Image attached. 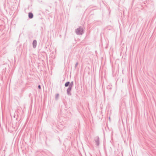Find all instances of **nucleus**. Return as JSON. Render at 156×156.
Listing matches in <instances>:
<instances>
[{"label":"nucleus","instance_id":"f257e3e1","mask_svg":"<svg viewBox=\"0 0 156 156\" xmlns=\"http://www.w3.org/2000/svg\"><path fill=\"white\" fill-rule=\"evenodd\" d=\"M73 85V81H71V82L69 81H67L65 84L64 86L65 87H67L69 86L67 90V94L68 96H71L72 95L71 90L72 89Z\"/></svg>","mask_w":156,"mask_h":156},{"label":"nucleus","instance_id":"f03ea898","mask_svg":"<svg viewBox=\"0 0 156 156\" xmlns=\"http://www.w3.org/2000/svg\"><path fill=\"white\" fill-rule=\"evenodd\" d=\"M75 32L78 35H82L84 33L83 28L81 27L76 29Z\"/></svg>","mask_w":156,"mask_h":156},{"label":"nucleus","instance_id":"7ed1b4c3","mask_svg":"<svg viewBox=\"0 0 156 156\" xmlns=\"http://www.w3.org/2000/svg\"><path fill=\"white\" fill-rule=\"evenodd\" d=\"M94 141L95 145L97 146H99L100 144V139L98 136H97L94 138Z\"/></svg>","mask_w":156,"mask_h":156},{"label":"nucleus","instance_id":"20e7f679","mask_svg":"<svg viewBox=\"0 0 156 156\" xmlns=\"http://www.w3.org/2000/svg\"><path fill=\"white\" fill-rule=\"evenodd\" d=\"M33 47L34 48H35L37 46V41L36 40H34L33 42Z\"/></svg>","mask_w":156,"mask_h":156},{"label":"nucleus","instance_id":"39448f33","mask_svg":"<svg viewBox=\"0 0 156 156\" xmlns=\"http://www.w3.org/2000/svg\"><path fill=\"white\" fill-rule=\"evenodd\" d=\"M33 14L32 12H30L28 13V17L29 19H32L33 17Z\"/></svg>","mask_w":156,"mask_h":156},{"label":"nucleus","instance_id":"423d86ee","mask_svg":"<svg viewBox=\"0 0 156 156\" xmlns=\"http://www.w3.org/2000/svg\"><path fill=\"white\" fill-rule=\"evenodd\" d=\"M59 96V94H56L55 96V99L56 100H57L58 99Z\"/></svg>","mask_w":156,"mask_h":156},{"label":"nucleus","instance_id":"0eeeda50","mask_svg":"<svg viewBox=\"0 0 156 156\" xmlns=\"http://www.w3.org/2000/svg\"><path fill=\"white\" fill-rule=\"evenodd\" d=\"M107 88L108 90H111L112 89V87L111 86L108 85L107 86Z\"/></svg>","mask_w":156,"mask_h":156},{"label":"nucleus","instance_id":"6e6552de","mask_svg":"<svg viewBox=\"0 0 156 156\" xmlns=\"http://www.w3.org/2000/svg\"><path fill=\"white\" fill-rule=\"evenodd\" d=\"M78 62H77L75 64V69H76V67H77V65H78Z\"/></svg>","mask_w":156,"mask_h":156},{"label":"nucleus","instance_id":"1a4fd4ad","mask_svg":"<svg viewBox=\"0 0 156 156\" xmlns=\"http://www.w3.org/2000/svg\"><path fill=\"white\" fill-rule=\"evenodd\" d=\"M38 88L39 89H41V86L40 85H39L38 86Z\"/></svg>","mask_w":156,"mask_h":156}]
</instances>
